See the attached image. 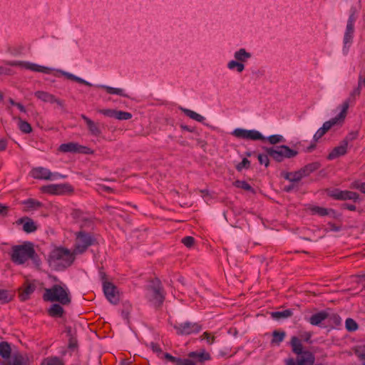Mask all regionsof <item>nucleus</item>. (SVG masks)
<instances>
[{
	"label": "nucleus",
	"mask_w": 365,
	"mask_h": 365,
	"mask_svg": "<svg viewBox=\"0 0 365 365\" xmlns=\"http://www.w3.org/2000/svg\"><path fill=\"white\" fill-rule=\"evenodd\" d=\"M268 141L272 145H276L279 143H282L284 141V138L281 135H272L267 138Z\"/></svg>",
	"instance_id": "43"
},
{
	"label": "nucleus",
	"mask_w": 365,
	"mask_h": 365,
	"mask_svg": "<svg viewBox=\"0 0 365 365\" xmlns=\"http://www.w3.org/2000/svg\"><path fill=\"white\" fill-rule=\"evenodd\" d=\"M11 260L16 264H24L29 259H33L36 255L34 245L25 242L21 245H14L9 252Z\"/></svg>",
	"instance_id": "1"
},
{
	"label": "nucleus",
	"mask_w": 365,
	"mask_h": 365,
	"mask_svg": "<svg viewBox=\"0 0 365 365\" xmlns=\"http://www.w3.org/2000/svg\"><path fill=\"white\" fill-rule=\"evenodd\" d=\"M14 294L12 292H9L5 289H0V302L7 303L12 300Z\"/></svg>",
	"instance_id": "39"
},
{
	"label": "nucleus",
	"mask_w": 365,
	"mask_h": 365,
	"mask_svg": "<svg viewBox=\"0 0 365 365\" xmlns=\"http://www.w3.org/2000/svg\"><path fill=\"white\" fill-rule=\"evenodd\" d=\"M94 242L95 238L91 234L83 231L76 232L73 253L76 255L83 253Z\"/></svg>",
	"instance_id": "5"
},
{
	"label": "nucleus",
	"mask_w": 365,
	"mask_h": 365,
	"mask_svg": "<svg viewBox=\"0 0 365 365\" xmlns=\"http://www.w3.org/2000/svg\"><path fill=\"white\" fill-rule=\"evenodd\" d=\"M61 305L60 304H53L48 311V314L53 317H61L64 311Z\"/></svg>",
	"instance_id": "26"
},
{
	"label": "nucleus",
	"mask_w": 365,
	"mask_h": 365,
	"mask_svg": "<svg viewBox=\"0 0 365 365\" xmlns=\"http://www.w3.org/2000/svg\"><path fill=\"white\" fill-rule=\"evenodd\" d=\"M292 351L297 355H300L303 351V346L300 339L297 336H292L290 341Z\"/></svg>",
	"instance_id": "25"
},
{
	"label": "nucleus",
	"mask_w": 365,
	"mask_h": 365,
	"mask_svg": "<svg viewBox=\"0 0 365 365\" xmlns=\"http://www.w3.org/2000/svg\"><path fill=\"white\" fill-rule=\"evenodd\" d=\"M81 117L86 122L87 128L92 135L99 136L101 134V130L98 123H95L84 114H81Z\"/></svg>",
	"instance_id": "21"
},
{
	"label": "nucleus",
	"mask_w": 365,
	"mask_h": 365,
	"mask_svg": "<svg viewBox=\"0 0 365 365\" xmlns=\"http://www.w3.org/2000/svg\"><path fill=\"white\" fill-rule=\"evenodd\" d=\"M282 175L284 178L294 184L299 182L303 178H304L301 169L295 172L283 173Z\"/></svg>",
	"instance_id": "22"
},
{
	"label": "nucleus",
	"mask_w": 365,
	"mask_h": 365,
	"mask_svg": "<svg viewBox=\"0 0 365 365\" xmlns=\"http://www.w3.org/2000/svg\"><path fill=\"white\" fill-rule=\"evenodd\" d=\"M97 111L106 116L114 118L115 117V111L113 109H98Z\"/></svg>",
	"instance_id": "49"
},
{
	"label": "nucleus",
	"mask_w": 365,
	"mask_h": 365,
	"mask_svg": "<svg viewBox=\"0 0 365 365\" xmlns=\"http://www.w3.org/2000/svg\"><path fill=\"white\" fill-rule=\"evenodd\" d=\"M182 243L187 247H192L195 243V239L192 237L187 236L182 239Z\"/></svg>",
	"instance_id": "48"
},
{
	"label": "nucleus",
	"mask_w": 365,
	"mask_h": 365,
	"mask_svg": "<svg viewBox=\"0 0 365 365\" xmlns=\"http://www.w3.org/2000/svg\"><path fill=\"white\" fill-rule=\"evenodd\" d=\"M201 339H206L209 344H212L214 342L215 336H211L210 333L205 331L201 336Z\"/></svg>",
	"instance_id": "51"
},
{
	"label": "nucleus",
	"mask_w": 365,
	"mask_h": 365,
	"mask_svg": "<svg viewBox=\"0 0 365 365\" xmlns=\"http://www.w3.org/2000/svg\"><path fill=\"white\" fill-rule=\"evenodd\" d=\"M59 151L63 153H92L91 148L81 145L76 143H63L59 146Z\"/></svg>",
	"instance_id": "14"
},
{
	"label": "nucleus",
	"mask_w": 365,
	"mask_h": 365,
	"mask_svg": "<svg viewBox=\"0 0 365 365\" xmlns=\"http://www.w3.org/2000/svg\"><path fill=\"white\" fill-rule=\"evenodd\" d=\"M177 365H196L190 359H180Z\"/></svg>",
	"instance_id": "52"
},
{
	"label": "nucleus",
	"mask_w": 365,
	"mask_h": 365,
	"mask_svg": "<svg viewBox=\"0 0 365 365\" xmlns=\"http://www.w3.org/2000/svg\"><path fill=\"white\" fill-rule=\"evenodd\" d=\"M311 210L314 214H317L320 216H325L329 214L328 210L322 207L314 206L311 208Z\"/></svg>",
	"instance_id": "45"
},
{
	"label": "nucleus",
	"mask_w": 365,
	"mask_h": 365,
	"mask_svg": "<svg viewBox=\"0 0 365 365\" xmlns=\"http://www.w3.org/2000/svg\"><path fill=\"white\" fill-rule=\"evenodd\" d=\"M103 292L108 300L113 304L119 302V295L116 287L109 282L103 283Z\"/></svg>",
	"instance_id": "16"
},
{
	"label": "nucleus",
	"mask_w": 365,
	"mask_h": 365,
	"mask_svg": "<svg viewBox=\"0 0 365 365\" xmlns=\"http://www.w3.org/2000/svg\"><path fill=\"white\" fill-rule=\"evenodd\" d=\"M114 118L118 120H128L132 118V114L129 112L115 110Z\"/></svg>",
	"instance_id": "40"
},
{
	"label": "nucleus",
	"mask_w": 365,
	"mask_h": 365,
	"mask_svg": "<svg viewBox=\"0 0 365 365\" xmlns=\"http://www.w3.org/2000/svg\"><path fill=\"white\" fill-rule=\"evenodd\" d=\"M9 207L0 203V215L6 216L8 215Z\"/></svg>",
	"instance_id": "57"
},
{
	"label": "nucleus",
	"mask_w": 365,
	"mask_h": 365,
	"mask_svg": "<svg viewBox=\"0 0 365 365\" xmlns=\"http://www.w3.org/2000/svg\"><path fill=\"white\" fill-rule=\"evenodd\" d=\"M74 81H76V82H78L79 83L84 84V85L88 86H92L91 83H90L89 82H88V81H85V80H83V79H82V78H79L78 76L76 77Z\"/></svg>",
	"instance_id": "60"
},
{
	"label": "nucleus",
	"mask_w": 365,
	"mask_h": 365,
	"mask_svg": "<svg viewBox=\"0 0 365 365\" xmlns=\"http://www.w3.org/2000/svg\"><path fill=\"white\" fill-rule=\"evenodd\" d=\"M41 365H64L62 359L57 356H51L44 359Z\"/></svg>",
	"instance_id": "35"
},
{
	"label": "nucleus",
	"mask_w": 365,
	"mask_h": 365,
	"mask_svg": "<svg viewBox=\"0 0 365 365\" xmlns=\"http://www.w3.org/2000/svg\"><path fill=\"white\" fill-rule=\"evenodd\" d=\"M21 204L24 205L23 210L24 212L36 210L43 206V204L41 202L33 198H29L26 200H24L21 202Z\"/></svg>",
	"instance_id": "23"
},
{
	"label": "nucleus",
	"mask_w": 365,
	"mask_h": 365,
	"mask_svg": "<svg viewBox=\"0 0 365 365\" xmlns=\"http://www.w3.org/2000/svg\"><path fill=\"white\" fill-rule=\"evenodd\" d=\"M98 187H99V190H102V191H105V192H114L113 188H111L108 186H106L104 185H99Z\"/></svg>",
	"instance_id": "59"
},
{
	"label": "nucleus",
	"mask_w": 365,
	"mask_h": 365,
	"mask_svg": "<svg viewBox=\"0 0 365 365\" xmlns=\"http://www.w3.org/2000/svg\"><path fill=\"white\" fill-rule=\"evenodd\" d=\"M34 96L39 100L50 103H56L61 108L65 106L64 101L56 98L55 96L42 91L35 92Z\"/></svg>",
	"instance_id": "17"
},
{
	"label": "nucleus",
	"mask_w": 365,
	"mask_h": 365,
	"mask_svg": "<svg viewBox=\"0 0 365 365\" xmlns=\"http://www.w3.org/2000/svg\"><path fill=\"white\" fill-rule=\"evenodd\" d=\"M232 134L240 139L245 140H264V137L257 130H246L242 128H236L233 130Z\"/></svg>",
	"instance_id": "11"
},
{
	"label": "nucleus",
	"mask_w": 365,
	"mask_h": 365,
	"mask_svg": "<svg viewBox=\"0 0 365 365\" xmlns=\"http://www.w3.org/2000/svg\"><path fill=\"white\" fill-rule=\"evenodd\" d=\"M165 358L166 359L169 360L170 361L173 362V364H175V365H177V364L178 363V361L180 359V358H177V357L173 356L171 354H170L168 353H166L165 354Z\"/></svg>",
	"instance_id": "55"
},
{
	"label": "nucleus",
	"mask_w": 365,
	"mask_h": 365,
	"mask_svg": "<svg viewBox=\"0 0 365 365\" xmlns=\"http://www.w3.org/2000/svg\"><path fill=\"white\" fill-rule=\"evenodd\" d=\"M43 299L46 302H57L61 305H68L71 301L68 288L59 284H55L51 288L45 289Z\"/></svg>",
	"instance_id": "2"
},
{
	"label": "nucleus",
	"mask_w": 365,
	"mask_h": 365,
	"mask_svg": "<svg viewBox=\"0 0 365 365\" xmlns=\"http://www.w3.org/2000/svg\"><path fill=\"white\" fill-rule=\"evenodd\" d=\"M361 93V87L359 86H357L354 91L350 93L349 97L344 101L348 102V105L349 106V103L352 102L355 100L356 97L359 96Z\"/></svg>",
	"instance_id": "44"
},
{
	"label": "nucleus",
	"mask_w": 365,
	"mask_h": 365,
	"mask_svg": "<svg viewBox=\"0 0 365 365\" xmlns=\"http://www.w3.org/2000/svg\"><path fill=\"white\" fill-rule=\"evenodd\" d=\"M314 361V354L309 351H304L300 355H297L296 360L292 358L287 359L286 365H313Z\"/></svg>",
	"instance_id": "12"
},
{
	"label": "nucleus",
	"mask_w": 365,
	"mask_h": 365,
	"mask_svg": "<svg viewBox=\"0 0 365 365\" xmlns=\"http://www.w3.org/2000/svg\"><path fill=\"white\" fill-rule=\"evenodd\" d=\"M42 191L52 195H61L66 192H73V188L68 184L48 185L42 187Z\"/></svg>",
	"instance_id": "15"
},
{
	"label": "nucleus",
	"mask_w": 365,
	"mask_h": 365,
	"mask_svg": "<svg viewBox=\"0 0 365 365\" xmlns=\"http://www.w3.org/2000/svg\"><path fill=\"white\" fill-rule=\"evenodd\" d=\"M251 53L247 52L245 48H240L239 51H236L234 54L235 58L240 61L242 63L246 62L249 58H251Z\"/></svg>",
	"instance_id": "29"
},
{
	"label": "nucleus",
	"mask_w": 365,
	"mask_h": 365,
	"mask_svg": "<svg viewBox=\"0 0 365 365\" xmlns=\"http://www.w3.org/2000/svg\"><path fill=\"white\" fill-rule=\"evenodd\" d=\"M340 191L339 190H331L329 192V195L336 200H339V193H340Z\"/></svg>",
	"instance_id": "58"
},
{
	"label": "nucleus",
	"mask_w": 365,
	"mask_h": 365,
	"mask_svg": "<svg viewBox=\"0 0 365 365\" xmlns=\"http://www.w3.org/2000/svg\"><path fill=\"white\" fill-rule=\"evenodd\" d=\"M17 224H23V230L26 233L34 232L37 230V225L35 222L30 217H25L19 219Z\"/></svg>",
	"instance_id": "19"
},
{
	"label": "nucleus",
	"mask_w": 365,
	"mask_h": 365,
	"mask_svg": "<svg viewBox=\"0 0 365 365\" xmlns=\"http://www.w3.org/2000/svg\"><path fill=\"white\" fill-rule=\"evenodd\" d=\"M349 140L347 138L341 140L339 145L335 147L329 154L328 159L333 160L340 156L344 155L347 153Z\"/></svg>",
	"instance_id": "18"
},
{
	"label": "nucleus",
	"mask_w": 365,
	"mask_h": 365,
	"mask_svg": "<svg viewBox=\"0 0 365 365\" xmlns=\"http://www.w3.org/2000/svg\"><path fill=\"white\" fill-rule=\"evenodd\" d=\"M74 253L68 249L58 247L54 249L49 255V262L54 265L63 267L70 266L74 260Z\"/></svg>",
	"instance_id": "3"
},
{
	"label": "nucleus",
	"mask_w": 365,
	"mask_h": 365,
	"mask_svg": "<svg viewBox=\"0 0 365 365\" xmlns=\"http://www.w3.org/2000/svg\"><path fill=\"white\" fill-rule=\"evenodd\" d=\"M265 153L277 162H282L284 158L295 157L298 152L287 145H279L272 148H264Z\"/></svg>",
	"instance_id": "4"
},
{
	"label": "nucleus",
	"mask_w": 365,
	"mask_h": 365,
	"mask_svg": "<svg viewBox=\"0 0 365 365\" xmlns=\"http://www.w3.org/2000/svg\"><path fill=\"white\" fill-rule=\"evenodd\" d=\"M250 162L247 158H243L241 163H240L236 168L238 171H241L243 168H248L250 167Z\"/></svg>",
	"instance_id": "50"
},
{
	"label": "nucleus",
	"mask_w": 365,
	"mask_h": 365,
	"mask_svg": "<svg viewBox=\"0 0 365 365\" xmlns=\"http://www.w3.org/2000/svg\"><path fill=\"white\" fill-rule=\"evenodd\" d=\"M295 187H296L295 184L292 183L291 185L285 186L284 187V190L286 191V192H290L291 190H292Z\"/></svg>",
	"instance_id": "64"
},
{
	"label": "nucleus",
	"mask_w": 365,
	"mask_h": 365,
	"mask_svg": "<svg viewBox=\"0 0 365 365\" xmlns=\"http://www.w3.org/2000/svg\"><path fill=\"white\" fill-rule=\"evenodd\" d=\"M18 120V125L21 132L24 133H30L32 131L31 125L26 121L22 120L21 118H16Z\"/></svg>",
	"instance_id": "38"
},
{
	"label": "nucleus",
	"mask_w": 365,
	"mask_h": 365,
	"mask_svg": "<svg viewBox=\"0 0 365 365\" xmlns=\"http://www.w3.org/2000/svg\"><path fill=\"white\" fill-rule=\"evenodd\" d=\"M0 74H6V75H11V71L10 68H4L2 66H0Z\"/></svg>",
	"instance_id": "61"
},
{
	"label": "nucleus",
	"mask_w": 365,
	"mask_h": 365,
	"mask_svg": "<svg viewBox=\"0 0 365 365\" xmlns=\"http://www.w3.org/2000/svg\"><path fill=\"white\" fill-rule=\"evenodd\" d=\"M350 187L359 190L361 192L365 193V182L354 181L351 184Z\"/></svg>",
	"instance_id": "46"
},
{
	"label": "nucleus",
	"mask_w": 365,
	"mask_h": 365,
	"mask_svg": "<svg viewBox=\"0 0 365 365\" xmlns=\"http://www.w3.org/2000/svg\"><path fill=\"white\" fill-rule=\"evenodd\" d=\"M234 185L237 187L243 189V190H247V191H251V192H254V190L252 189V187L250 186V184H248L245 181H243V180H236L234 182Z\"/></svg>",
	"instance_id": "41"
},
{
	"label": "nucleus",
	"mask_w": 365,
	"mask_h": 365,
	"mask_svg": "<svg viewBox=\"0 0 365 365\" xmlns=\"http://www.w3.org/2000/svg\"><path fill=\"white\" fill-rule=\"evenodd\" d=\"M349 108L348 102H344L341 105V110L335 118L324 123L322 128L328 132L333 126L341 125L344 122Z\"/></svg>",
	"instance_id": "10"
},
{
	"label": "nucleus",
	"mask_w": 365,
	"mask_h": 365,
	"mask_svg": "<svg viewBox=\"0 0 365 365\" xmlns=\"http://www.w3.org/2000/svg\"><path fill=\"white\" fill-rule=\"evenodd\" d=\"M188 357L194 359L195 363L198 362L200 364H202L206 361H209L211 359L210 354L204 349L199 351H191L188 354Z\"/></svg>",
	"instance_id": "20"
},
{
	"label": "nucleus",
	"mask_w": 365,
	"mask_h": 365,
	"mask_svg": "<svg viewBox=\"0 0 365 365\" xmlns=\"http://www.w3.org/2000/svg\"><path fill=\"white\" fill-rule=\"evenodd\" d=\"M319 168L318 163H309L301 168L302 173L304 177L308 176L309 174L317 170Z\"/></svg>",
	"instance_id": "34"
},
{
	"label": "nucleus",
	"mask_w": 365,
	"mask_h": 365,
	"mask_svg": "<svg viewBox=\"0 0 365 365\" xmlns=\"http://www.w3.org/2000/svg\"><path fill=\"white\" fill-rule=\"evenodd\" d=\"M56 71L61 73L63 76H66L68 79H70L72 81H75V78L76 77L75 75L68 73V72H66V71H63L57 70Z\"/></svg>",
	"instance_id": "56"
},
{
	"label": "nucleus",
	"mask_w": 365,
	"mask_h": 365,
	"mask_svg": "<svg viewBox=\"0 0 365 365\" xmlns=\"http://www.w3.org/2000/svg\"><path fill=\"white\" fill-rule=\"evenodd\" d=\"M346 329L349 331H354L358 329L356 322L351 318H348L345 322Z\"/></svg>",
	"instance_id": "42"
},
{
	"label": "nucleus",
	"mask_w": 365,
	"mask_h": 365,
	"mask_svg": "<svg viewBox=\"0 0 365 365\" xmlns=\"http://www.w3.org/2000/svg\"><path fill=\"white\" fill-rule=\"evenodd\" d=\"M6 63L9 66H18L23 69L30 70L32 71L43 73L46 74H51L54 71L53 68L40 66L28 61H8Z\"/></svg>",
	"instance_id": "7"
},
{
	"label": "nucleus",
	"mask_w": 365,
	"mask_h": 365,
	"mask_svg": "<svg viewBox=\"0 0 365 365\" xmlns=\"http://www.w3.org/2000/svg\"><path fill=\"white\" fill-rule=\"evenodd\" d=\"M227 68L230 70L236 69L238 73H241L245 69V65L243 63L238 61L237 60H232L227 63Z\"/></svg>",
	"instance_id": "37"
},
{
	"label": "nucleus",
	"mask_w": 365,
	"mask_h": 365,
	"mask_svg": "<svg viewBox=\"0 0 365 365\" xmlns=\"http://www.w3.org/2000/svg\"><path fill=\"white\" fill-rule=\"evenodd\" d=\"M11 349L9 344L6 341L0 343V356L4 359H9L11 356Z\"/></svg>",
	"instance_id": "33"
},
{
	"label": "nucleus",
	"mask_w": 365,
	"mask_h": 365,
	"mask_svg": "<svg viewBox=\"0 0 365 365\" xmlns=\"http://www.w3.org/2000/svg\"><path fill=\"white\" fill-rule=\"evenodd\" d=\"M328 314L324 312H321L312 315L309 319V322L312 325H319L322 322L326 319Z\"/></svg>",
	"instance_id": "30"
},
{
	"label": "nucleus",
	"mask_w": 365,
	"mask_h": 365,
	"mask_svg": "<svg viewBox=\"0 0 365 365\" xmlns=\"http://www.w3.org/2000/svg\"><path fill=\"white\" fill-rule=\"evenodd\" d=\"M99 87L103 89H105L106 92L109 94H116L121 96L128 97V96L124 93V91L122 88H116L104 85L99 86Z\"/></svg>",
	"instance_id": "36"
},
{
	"label": "nucleus",
	"mask_w": 365,
	"mask_h": 365,
	"mask_svg": "<svg viewBox=\"0 0 365 365\" xmlns=\"http://www.w3.org/2000/svg\"><path fill=\"white\" fill-rule=\"evenodd\" d=\"M286 333L284 331L274 330L272 332V339L271 344L272 345L279 346L280 343L284 339Z\"/></svg>",
	"instance_id": "27"
},
{
	"label": "nucleus",
	"mask_w": 365,
	"mask_h": 365,
	"mask_svg": "<svg viewBox=\"0 0 365 365\" xmlns=\"http://www.w3.org/2000/svg\"><path fill=\"white\" fill-rule=\"evenodd\" d=\"M7 146V142L4 139L0 140V151H4L6 150Z\"/></svg>",
	"instance_id": "62"
},
{
	"label": "nucleus",
	"mask_w": 365,
	"mask_h": 365,
	"mask_svg": "<svg viewBox=\"0 0 365 365\" xmlns=\"http://www.w3.org/2000/svg\"><path fill=\"white\" fill-rule=\"evenodd\" d=\"M150 346H151V348L153 351L157 352V353L161 351V349L158 344H155V343H151Z\"/></svg>",
	"instance_id": "63"
},
{
	"label": "nucleus",
	"mask_w": 365,
	"mask_h": 365,
	"mask_svg": "<svg viewBox=\"0 0 365 365\" xmlns=\"http://www.w3.org/2000/svg\"><path fill=\"white\" fill-rule=\"evenodd\" d=\"M36 289V286L34 284L26 283L24 289L19 293V298L21 301H26L29 298V296Z\"/></svg>",
	"instance_id": "24"
},
{
	"label": "nucleus",
	"mask_w": 365,
	"mask_h": 365,
	"mask_svg": "<svg viewBox=\"0 0 365 365\" xmlns=\"http://www.w3.org/2000/svg\"><path fill=\"white\" fill-rule=\"evenodd\" d=\"M174 329L178 335H189L199 332L202 327L197 323L186 322L179 324H175Z\"/></svg>",
	"instance_id": "9"
},
{
	"label": "nucleus",
	"mask_w": 365,
	"mask_h": 365,
	"mask_svg": "<svg viewBox=\"0 0 365 365\" xmlns=\"http://www.w3.org/2000/svg\"><path fill=\"white\" fill-rule=\"evenodd\" d=\"M31 175L35 179L39 180H53L58 178H64L63 175L58 173H53L47 168L43 167L34 168L31 170Z\"/></svg>",
	"instance_id": "13"
},
{
	"label": "nucleus",
	"mask_w": 365,
	"mask_h": 365,
	"mask_svg": "<svg viewBox=\"0 0 365 365\" xmlns=\"http://www.w3.org/2000/svg\"><path fill=\"white\" fill-rule=\"evenodd\" d=\"M327 132L325 131L323 128H320L314 134V140L317 141L319 139H320Z\"/></svg>",
	"instance_id": "53"
},
{
	"label": "nucleus",
	"mask_w": 365,
	"mask_h": 365,
	"mask_svg": "<svg viewBox=\"0 0 365 365\" xmlns=\"http://www.w3.org/2000/svg\"><path fill=\"white\" fill-rule=\"evenodd\" d=\"M180 109L187 117L192 120H195L200 123L203 122V120H205V117L193 110L184 108H181Z\"/></svg>",
	"instance_id": "32"
},
{
	"label": "nucleus",
	"mask_w": 365,
	"mask_h": 365,
	"mask_svg": "<svg viewBox=\"0 0 365 365\" xmlns=\"http://www.w3.org/2000/svg\"><path fill=\"white\" fill-rule=\"evenodd\" d=\"M293 312L291 309H285L280 312H273L271 313V316L274 319L280 320L282 319H287L292 317Z\"/></svg>",
	"instance_id": "31"
},
{
	"label": "nucleus",
	"mask_w": 365,
	"mask_h": 365,
	"mask_svg": "<svg viewBox=\"0 0 365 365\" xmlns=\"http://www.w3.org/2000/svg\"><path fill=\"white\" fill-rule=\"evenodd\" d=\"M356 19V17L355 15V11L352 10L351 14L349 16L346 31L344 36V51L345 53H347L348 48L353 39V35L354 32V23Z\"/></svg>",
	"instance_id": "8"
},
{
	"label": "nucleus",
	"mask_w": 365,
	"mask_h": 365,
	"mask_svg": "<svg viewBox=\"0 0 365 365\" xmlns=\"http://www.w3.org/2000/svg\"><path fill=\"white\" fill-rule=\"evenodd\" d=\"M269 155L266 153L265 154H259L257 156L258 160L260 164H264L266 167H268L269 164Z\"/></svg>",
	"instance_id": "47"
},
{
	"label": "nucleus",
	"mask_w": 365,
	"mask_h": 365,
	"mask_svg": "<svg viewBox=\"0 0 365 365\" xmlns=\"http://www.w3.org/2000/svg\"><path fill=\"white\" fill-rule=\"evenodd\" d=\"M327 132L325 131L323 128H320L314 134V140L317 141L319 139H320Z\"/></svg>",
	"instance_id": "54"
},
{
	"label": "nucleus",
	"mask_w": 365,
	"mask_h": 365,
	"mask_svg": "<svg viewBox=\"0 0 365 365\" xmlns=\"http://www.w3.org/2000/svg\"><path fill=\"white\" fill-rule=\"evenodd\" d=\"M352 200L356 202L359 200V195L352 191L341 190L339 193V200Z\"/></svg>",
	"instance_id": "28"
},
{
	"label": "nucleus",
	"mask_w": 365,
	"mask_h": 365,
	"mask_svg": "<svg viewBox=\"0 0 365 365\" xmlns=\"http://www.w3.org/2000/svg\"><path fill=\"white\" fill-rule=\"evenodd\" d=\"M147 297L155 307L162 305L165 296L159 280L153 281L152 285L148 288Z\"/></svg>",
	"instance_id": "6"
}]
</instances>
